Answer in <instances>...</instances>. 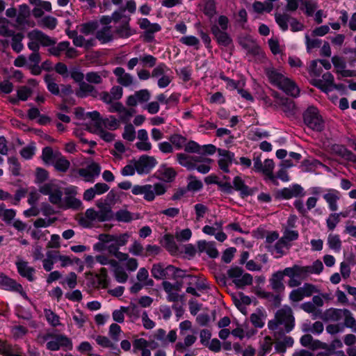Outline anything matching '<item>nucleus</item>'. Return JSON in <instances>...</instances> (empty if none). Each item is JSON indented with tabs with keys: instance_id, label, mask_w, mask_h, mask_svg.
Masks as SVG:
<instances>
[{
	"instance_id": "nucleus-1",
	"label": "nucleus",
	"mask_w": 356,
	"mask_h": 356,
	"mask_svg": "<svg viewBox=\"0 0 356 356\" xmlns=\"http://www.w3.org/2000/svg\"><path fill=\"white\" fill-rule=\"evenodd\" d=\"M131 237V234L124 232L118 234H102L98 236L99 242L94 245V249L98 251L106 250L120 262L124 263L127 271L134 272L138 267V261L134 257H131L129 253L120 251L121 247L125 246Z\"/></svg>"
},
{
	"instance_id": "nucleus-2",
	"label": "nucleus",
	"mask_w": 356,
	"mask_h": 356,
	"mask_svg": "<svg viewBox=\"0 0 356 356\" xmlns=\"http://www.w3.org/2000/svg\"><path fill=\"white\" fill-rule=\"evenodd\" d=\"M266 74L269 81L277 86L286 94L296 97L299 95L300 90L296 83L285 76L280 70L270 67L265 70Z\"/></svg>"
},
{
	"instance_id": "nucleus-3",
	"label": "nucleus",
	"mask_w": 356,
	"mask_h": 356,
	"mask_svg": "<svg viewBox=\"0 0 356 356\" xmlns=\"http://www.w3.org/2000/svg\"><path fill=\"white\" fill-rule=\"evenodd\" d=\"M295 318L292 309L288 306H284L277 311L275 318L268 323L271 330H277L280 326H283L286 332H289L294 327Z\"/></svg>"
},
{
	"instance_id": "nucleus-4",
	"label": "nucleus",
	"mask_w": 356,
	"mask_h": 356,
	"mask_svg": "<svg viewBox=\"0 0 356 356\" xmlns=\"http://www.w3.org/2000/svg\"><path fill=\"white\" fill-rule=\"evenodd\" d=\"M113 213L108 207H103L99 211L94 209H88L85 215L80 217L79 222L84 227H90L95 222H104L112 219Z\"/></svg>"
},
{
	"instance_id": "nucleus-5",
	"label": "nucleus",
	"mask_w": 356,
	"mask_h": 356,
	"mask_svg": "<svg viewBox=\"0 0 356 356\" xmlns=\"http://www.w3.org/2000/svg\"><path fill=\"white\" fill-rule=\"evenodd\" d=\"M167 191V188L162 183L154 184L134 185L132 188V193L135 195H143L145 200L152 202L156 196L162 195Z\"/></svg>"
},
{
	"instance_id": "nucleus-6",
	"label": "nucleus",
	"mask_w": 356,
	"mask_h": 356,
	"mask_svg": "<svg viewBox=\"0 0 356 356\" xmlns=\"http://www.w3.org/2000/svg\"><path fill=\"white\" fill-rule=\"evenodd\" d=\"M27 38L29 39L27 45L31 51H39L40 45L49 47L55 44L56 42L55 39L37 29L28 33Z\"/></svg>"
},
{
	"instance_id": "nucleus-7",
	"label": "nucleus",
	"mask_w": 356,
	"mask_h": 356,
	"mask_svg": "<svg viewBox=\"0 0 356 356\" xmlns=\"http://www.w3.org/2000/svg\"><path fill=\"white\" fill-rule=\"evenodd\" d=\"M286 276L289 277L288 285L290 287L299 286L310 274V268L295 265L284 269Z\"/></svg>"
},
{
	"instance_id": "nucleus-8",
	"label": "nucleus",
	"mask_w": 356,
	"mask_h": 356,
	"mask_svg": "<svg viewBox=\"0 0 356 356\" xmlns=\"http://www.w3.org/2000/svg\"><path fill=\"white\" fill-rule=\"evenodd\" d=\"M97 262L101 265H110L113 269V275L115 280L119 283H125L129 278V275L127 273V270L124 269L119 265L118 260L110 259L108 256L100 254L96 256Z\"/></svg>"
},
{
	"instance_id": "nucleus-9",
	"label": "nucleus",
	"mask_w": 356,
	"mask_h": 356,
	"mask_svg": "<svg viewBox=\"0 0 356 356\" xmlns=\"http://www.w3.org/2000/svg\"><path fill=\"white\" fill-rule=\"evenodd\" d=\"M39 191L42 194L49 196V201L51 204L58 206L61 202L63 191L58 181L46 183L40 187Z\"/></svg>"
},
{
	"instance_id": "nucleus-10",
	"label": "nucleus",
	"mask_w": 356,
	"mask_h": 356,
	"mask_svg": "<svg viewBox=\"0 0 356 356\" xmlns=\"http://www.w3.org/2000/svg\"><path fill=\"white\" fill-rule=\"evenodd\" d=\"M47 348L56 351L59 349L70 350L72 349V342L70 338L63 334H51L47 337Z\"/></svg>"
},
{
	"instance_id": "nucleus-11",
	"label": "nucleus",
	"mask_w": 356,
	"mask_h": 356,
	"mask_svg": "<svg viewBox=\"0 0 356 356\" xmlns=\"http://www.w3.org/2000/svg\"><path fill=\"white\" fill-rule=\"evenodd\" d=\"M227 275L233 283L238 289L249 286L252 283V276L238 266L232 267L227 271Z\"/></svg>"
},
{
	"instance_id": "nucleus-12",
	"label": "nucleus",
	"mask_w": 356,
	"mask_h": 356,
	"mask_svg": "<svg viewBox=\"0 0 356 356\" xmlns=\"http://www.w3.org/2000/svg\"><path fill=\"white\" fill-rule=\"evenodd\" d=\"M66 196L58 207L63 209H79L82 207V202L79 199L75 197L76 194V188L75 186H70L65 190Z\"/></svg>"
},
{
	"instance_id": "nucleus-13",
	"label": "nucleus",
	"mask_w": 356,
	"mask_h": 356,
	"mask_svg": "<svg viewBox=\"0 0 356 356\" xmlns=\"http://www.w3.org/2000/svg\"><path fill=\"white\" fill-rule=\"evenodd\" d=\"M134 161L136 165V172L138 175L148 174L157 164L156 159L148 155H142Z\"/></svg>"
},
{
	"instance_id": "nucleus-14",
	"label": "nucleus",
	"mask_w": 356,
	"mask_h": 356,
	"mask_svg": "<svg viewBox=\"0 0 356 356\" xmlns=\"http://www.w3.org/2000/svg\"><path fill=\"white\" fill-rule=\"evenodd\" d=\"M218 163L220 169L225 172H229V167L232 163L238 164L235 159L234 153L223 149H218Z\"/></svg>"
},
{
	"instance_id": "nucleus-15",
	"label": "nucleus",
	"mask_w": 356,
	"mask_h": 356,
	"mask_svg": "<svg viewBox=\"0 0 356 356\" xmlns=\"http://www.w3.org/2000/svg\"><path fill=\"white\" fill-rule=\"evenodd\" d=\"M101 172V167L95 162H91L86 168L78 170L79 175L86 182H93Z\"/></svg>"
},
{
	"instance_id": "nucleus-16",
	"label": "nucleus",
	"mask_w": 356,
	"mask_h": 356,
	"mask_svg": "<svg viewBox=\"0 0 356 356\" xmlns=\"http://www.w3.org/2000/svg\"><path fill=\"white\" fill-rule=\"evenodd\" d=\"M138 24L141 29L145 30V37L148 41L152 40L154 34L161 29L159 24L151 23L147 18L140 19L138 21Z\"/></svg>"
},
{
	"instance_id": "nucleus-17",
	"label": "nucleus",
	"mask_w": 356,
	"mask_h": 356,
	"mask_svg": "<svg viewBox=\"0 0 356 356\" xmlns=\"http://www.w3.org/2000/svg\"><path fill=\"white\" fill-rule=\"evenodd\" d=\"M305 194L304 189L298 184H293L282 188L277 192L280 197L288 200L293 197H302Z\"/></svg>"
},
{
	"instance_id": "nucleus-18",
	"label": "nucleus",
	"mask_w": 356,
	"mask_h": 356,
	"mask_svg": "<svg viewBox=\"0 0 356 356\" xmlns=\"http://www.w3.org/2000/svg\"><path fill=\"white\" fill-rule=\"evenodd\" d=\"M150 98V93L146 89L136 91L134 95H129L127 99V104L129 106H135L138 104L147 102Z\"/></svg>"
},
{
	"instance_id": "nucleus-19",
	"label": "nucleus",
	"mask_w": 356,
	"mask_h": 356,
	"mask_svg": "<svg viewBox=\"0 0 356 356\" xmlns=\"http://www.w3.org/2000/svg\"><path fill=\"white\" fill-rule=\"evenodd\" d=\"M113 73L117 78V81L119 84L124 87H129L134 83V76L125 72L124 69L121 67H118L113 70Z\"/></svg>"
},
{
	"instance_id": "nucleus-20",
	"label": "nucleus",
	"mask_w": 356,
	"mask_h": 356,
	"mask_svg": "<svg viewBox=\"0 0 356 356\" xmlns=\"http://www.w3.org/2000/svg\"><path fill=\"white\" fill-rule=\"evenodd\" d=\"M291 245V243L281 238L276 242L275 245H269L268 248L273 254H275V257L278 258L286 254Z\"/></svg>"
},
{
	"instance_id": "nucleus-21",
	"label": "nucleus",
	"mask_w": 356,
	"mask_h": 356,
	"mask_svg": "<svg viewBox=\"0 0 356 356\" xmlns=\"http://www.w3.org/2000/svg\"><path fill=\"white\" fill-rule=\"evenodd\" d=\"M177 162L188 170H195L196 163L200 161L199 156H190L184 153H178L176 155Z\"/></svg>"
},
{
	"instance_id": "nucleus-22",
	"label": "nucleus",
	"mask_w": 356,
	"mask_h": 356,
	"mask_svg": "<svg viewBox=\"0 0 356 356\" xmlns=\"http://www.w3.org/2000/svg\"><path fill=\"white\" fill-rule=\"evenodd\" d=\"M16 266L17 271L21 276L26 277L29 281L34 280L35 269L31 267L27 261L19 259L16 262Z\"/></svg>"
},
{
	"instance_id": "nucleus-23",
	"label": "nucleus",
	"mask_w": 356,
	"mask_h": 356,
	"mask_svg": "<svg viewBox=\"0 0 356 356\" xmlns=\"http://www.w3.org/2000/svg\"><path fill=\"white\" fill-rule=\"evenodd\" d=\"M156 173L158 178L165 182H172L177 175V172L174 168L168 167L165 165L160 166Z\"/></svg>"
},
{
	"instance_id": "nucleus-24",
	"label": "nucleus",
	"mask_w": 356,
	"mask_h": 356,
	"mask_svg": "<svg viewBox=\"0 0 356 356\" xmlns=\"http://www.w3.org/2000/svg\"><path fill=\"white\" fill-rule=\"evenodd\" d=\"M114 218L118 222L128 223L139 219L140 216V214L131 213L127 209H122L115 212Z\"/></svg>"
},
{
	"instance_id": "nucleus-25",
	"label": "nucleus",
	"mask_w": 356,
	"mask_h": 356,
	"mask_svg": "<svg viewBox=\"0 0 356 356\" xmlns=\"http://www.w3.org/2000/svg\"><path fill=\"white\" fill-rule=\"evenodd\" d=\"M332 62L334 66L336 71L343 77H349L353 75L351 71L346 70V63L341 57L334 56L332 58Z\"/></svg>"
},
{
	"instance_id": "nucleus-26",
	"label": "nucleus",
	"mask_w": 356,
	"mask_h": 356,
	"mask_svg": "<svg viewBox=\"0 0 356 356\" xmlns=\"http://www.w3.org/2000/svg\"><path fill=\"white\" fill-rule=\"evenodd\" d=\"M312 295V285L305 284L302 287L291 291L290 298L294 302L301 300L304 297H308Z\"/></svg>"
},
{
	"instance_id": "nucleus-27",
	"label": "nucleus",
	"mask_w": 356,
	"mask_h": 356,
	"mask_svg": "<svg viewBox=\"0 0 356 356\" xmlns=\"http://www.w3.org/2000/svg\"><path fill=\"white\" fill-rule=\"evenodd\" d=\"M211 32L220 45L227 47L232 42V39L226 33V31H220L218 26L213 25Z\"/></svg>"
},
{
	"instance_id": "nucleus-28",
	"label": "nucleus",
	"mask_w": 356,
	"mask_h": 356,
	"mask_svg": "<svg viewBox=\"0 0 356 356\" xmlns=\"http://www.w3.org/2000/svg\"><path fill=\"white\" fill-rule=\"evenodd\" d=\"M197 248L200 252H206L210 257L216 258L218 256V251L213 242L200 241L197 243Z\"/></svg>"
},
{
	"instance_id": "nucleus-29",
	"label": "nucleus",
	"mask_w": 356,
	"mask_h": 356,
	"mask_svg": "<svg viewBox=\"0 0 356 356\" xmlns=\"http://www.w3.org/2000/svg\"><path fill=\"white\" fill-rule=\"evenodd\" d=\"M233 185L234 189L239 191L243 197L252 195L254 193V190L246 186L244 181L239 176H236L234 178Z\"/></svg>"
},
{
	"instance_id": "nucleus-30",
	"label": "nucleus",
	"mask_w": 356,
	"mask_h": 356,
	"mask_svg": "<svg viewBox=\"0 0 356 356\" xmlns=\"http://www.w3.org/2000/svg\"><path fill=\"white\" fill-rule=\"evenodd\" d=\"M284 276H286L284 270L277 271L273 275L270 280V284L273 290L280 292L284 289V285L282 282Z\"/></svg>"
},
{
	"instance_id": "nucleus-31",
	"label": "nucleus",
	"mask_w": 356,
	"mask_h": 356,
	"mask_svg": "<svg viewBox=\"0 0 356 356\" xmlns=\"http://www.w3.org/2000/svg\"><path fill=\"white\" fill-rule=\"evenodd\" d=\"M179 270L175 268L172 266H168L165 269H164L160 264H154L152 268V276L156 280H161L165 277L167 272H171L172 273H175Z\"/></svg>"
},
{
	"instance_id": "nucleus-32",
	"label": "nucleus",
	"mask_w": 356,
	"mask_h": 356,
	"mask_svg": "<svg viewBox=\"0 0 356 356\" xmlns=\"http://www.w3.org/2000/svg\"><path fill=\"white\" fill-rule=\"evenodd\" d=\"M323 199L328 204L332 211L338 209L337 201L339 200V193L337 191H329L323 195Z\"/></svg>"
},
{
	"instance_id": "nucleus-33",
	"label": "nucleus",
	"mask_w": 356,
	"mask_h": 356,
	"mask_svg": "<svg viewBox=\"0 0 356 356\" xmlns=\"http://www.w3.org/2000/svg\"><path fill=\"white\" fill-rule=\"evenodd\" d=\"M58 251L48 250L46 252V258L42 259V266L44 269L49 272L54 268V264L58 261L57 259Z\"/></svg>"
},
{
	"instance_id": "nucleus-34",
	"label": "nucleus",
	"mask_w": 356,
	"mask_h": 356,
	"mask_svg": "<svg viewBox=\"0 0 356 356\" xmlns=\"http://www.w3.org/2000/svg\"><path fill=\"white\" fill-rule=\"evenodd\" d=\"M266 318V312L260 309H258L255 312L250 315V321L256 327L261 328L265 324Z\"/></svg>"
},
{
	"instance_id": "nucleus-35",
	"label": "nucleus",
	"mask_w": 356,
	"mask_h": 356,
	"mask_svg": "<svg viewBox=\"0 0 356 356\" xmlns=\"http://www.w3.org/2000/svg\"><path fill=\"white\" fill-rule=\"evenodd\" d=\"M97 38L102 43L110 42L113 39L111 26H104L97 32Z\"/></svg>"
},
{
	"instance_id": "nucleus-36",
	"label": "nucleus",
	"mask_w": 356,
	"mask_h": 356,
	"mask_svg": "<svg viewBox=\"0 0 356 356\" xmlns=\"http://www.w3.org/2000/svg\"><path fill=\"white\" fill-rule=\"evenodd\" d=\"M100 124L104 129H107L108 130H115L120 126V120L116 119L114 116L111 115L99 121L98 125Z\"/></svg>"
},
{
	"instance_id": "nucleus-37",
	"label": "nucleus",
	"mask_w": 356,
	"mask_h": 356,
	"mask_svg": "<svg viewBox=\"0 0 356 356\" xmlns=\"http://www.w3.org/2000/svg\"><path fill=\"white\" fill-rule=\"evenodd\" d=\"M275 168L274 162L272 159H266L264 161L262 173L266 176L270 180L276 182V177L273 175Z\"/></svg>"
},
{
	"instance_id": "nucleus-38",
	"label": "nucleus",
	"mask_w": 356,
	"mask_h": 356,
	"mask_svg": "<svg viewBox=\"0 0 356 356\" xmlns=\"http://www.w3.org/2000/svg\"><path fill=\"white\" fill-rule=\"evenodd\" d=\"M1 286L6 290L19 291L22 289V286L17 284L15 280L8 277H2L0 280Z\"/></svg>"
},
{
	"instance_id": "nucleus-39",
	"label": "nucleus",
	"mask_w": 356,
	"mask_h": 356,
	"mask_svg": "<svg viewBox=\"0 0 356 356\" xmlns=\"http://www.w3.org/2000/svg\"><path fill=\"white\" fill-rule=\"evenodd\" d=\"M346 218L348 214L346 213H331L326 220L327 227L329 230H333L337 225L340 221V217Z\"/></svg>"
},
{
	"instance_id": "nucleus-40",
	"label": "nucleus",
	"mask_w": 356,
	"mask_h": 356,
	"mask_svg": "<svg viewBox=\"0 0 356 356\" xmlns=\"http://www.w3.org/2000/svg\"><path fill=\"white\" fill-rule=\"evenodd\" d=\"M95 92V88L84 81L79 83V88L76 92V95L80 97H85L88 95H93Z\"/></svg>"
},
{
	"instance_id": "nucleus-41",
	"label": "nucleus",
	"mask_w": 356,
	"mask_h": 356,
	"mask_svg": "<svg viewBox=\"0 0 356 356\" xmlns=\"http://www.w3.org/2000/svg\"><path fill=\"white\" fill-rule=\"evenodd\" d=\"M138 282L143 283L147 286H152L154 281L149 277V273L145 268H140L136 275Z\"/></svg>"
},
{
	"instance_id": "nucleus-42",
	"label": "nucleus",
	"mask_w": 356,
	"mask_h": 356,
	"mask_svg": "<svg viewBox=\"0 0 356 356\" xmlns=\"http://www.w3.org/2000/svg\"><path fill=\"white\" fill-rule=\"evenodd\" d=\"M44 82L47 84L48 90L53 95H57L59 94V87L56 82L55 78L50 74H47L44 76Z\"/></svg>"
},
{
	"instance_id": "nucleus-43",
	"label": "nucleus",
	"mask_w": 356,
	"mask_h": 356,
	"mask_svg": "<svg viewBox=\"0 0 356 356\" xmlns=\"http://www.w3.org/2000/svg\"><path fill=\"white\" fill-rule=\"evenodd\" d=\"M273 341L270 337H265L261 342L257 356H266L272 350Z\"/></svg>"
},
{
	"instance_id": "nucleus-44",
	"label": "nucleus",
	"mask_w": 356,
	"mask_h": 356,
	"mask_svg": "<svg viewBox=\"0 0 356 356\" xmlns=\"http://www.w3.org/2000/svg\"><path fill=\"white\" fill-rule=\"evenodd\" d=\"M148 347L156 348L155 346L149 344V341L143 338L136 339L133 342V352L137 353L138 350L143 351L147 349Z\"/></svg>"
},
{
	"instance_id": "nucleus-45",
	"label": "nucleus",
	"mask_w": 356,
	"mask_h": 356,
	"mask_svg": "<svg viewBox=\"0 0 356 356\" xmlns=\"http://www.w3.org/2000/svg\"><path fill=\"white\" fill-rule=\"evenodd\" d=\"M115 31L121 38H128L135 33L129 25V19L122 26L116 27Z\"/></svg>"
},
{
	"instance_id": "nucleus-46",
	"label": "nucleus",
	"mask_w": 356,
	"mask_h": 356,
	"mask_svg": "<svg viewBox=\"0 0 356 356\" xmlns=\"http://www.w3.org/2000/svg\"><path fill=\"white\" fill-rule=\"evenodd\" d=\"M169 140L177 149H181L184 148L187 139L185 136H183L181 134H175L170 136Z\"/></svg>"
},
{
	"instance_id": "nucleus-47",
	"label": "nucleus",
	"mask_w": 356,
	"mask_h": 356,
	"mask_svg": "<svg viewBox=\"0 0 356 356\" xmlns=\"http://www.w3.org/2000/svg\"><path fill=\"white\" fill-rule=\"evenodd\" d=\"M68 46H70L69 42H61L58 43L56 46H54V44L49 46L48 51L50 54L58 57L61 54L63 51H65V50L67 49Z\"/></svg>"
},
{
	"instance_id": "nucleus-48",
	"label": "nucleus",
	"mask_w": 356,
	"mask_h": 356,
	"mask_svg": "<svg viewBox=\"0 0 356 356\" xmlns=\"http://www.w3.org/2000/svg\"><path fill=\"white\" fill-rule=\"evenodd\" d=\"M126 314L131 321L135 322L140 316V310L138 307L134 304H131L129 307H125Z\"/></svg>"
},
{
	"instance_id": "nucleus-49",
	"label": "nucleus",
	"mask_w": 356,
	"mask_h": 356,
	"mask_svg": "<svg viewBox=\"0 0 356 356\" xmlns=\"http://www.w3.org/2000/svg\"><path fill=\"white\" fill-rule=\"evenodd\" d=\"M343 310L337 309H330L325 313L326 321H337L343 317Z\"/></svg>"
},
{
	"instance_id": "nucleus-50",
	"label": "nucleus",
	"mask_w": 356,
	"mask_h": 356,
	"mask_svg": "<svg viewBox=\"0 0 356 356\" xmlns=\"http://www.w3.org/2000/svg\"><path fill=\"white\" fill-rule=\"evenodd\" d=\"M223 222L222 220L216 221L213 225H205L202 228V232L210 236H214L219 230L222 229Z\"/></svg>"
},
{
	"instance_id": "nucleus-51",
	"label": "nucleus",
	"mask_w": 356,
	"mask_h": 356,
	"mask_svg": "<svg viewBox=\"0 0 356 356\" xmlns=\"http://www.w3.org/2000/svg\"><path fill=\"white\" fill-rule=\"evenodd\" d=\"M253 10L257 13L263 12L270 13L273 8V3L270 2L262 3L260 1H255L252 5Z\"/></svg>"
},
{
	"instance_id": "nucleus-52",
	"label": "nucleus",
	"mask_w": 356,
	"mask_h": 356,
	"mask_svg": "<svg viewBox=\"0 0 356 356\" xmlns=\"http://www.w3.org/2000/svg\"><path fill=\"white\" fill-rule=\"evenodd\" d=\"M95 133L106 142L113 141L115 138V135L104 129L101 124L95 128Z\"/></svg>"
},
{
	"instance_id": "nucleus-53",
	"label": "nucleus",
	"mask_w": 356,
	"mask_h": 356,
	"mask_svg": "<svg viewBox=\"0 0 356 356\" xmlns=\"http://www.w3.org/2000/svg\"><path fill=\"white\" fill-rule=\"evenodd\" d=\"M38 25L50 30L54 29L57 25V19L51 16H46L38 22Z\"/></svg>"
},
{
	"instance_id": "nucleus-54",
	"label": "nucleus",
	"mask_w": 356,
	"mask_h": 356,
	"mask_svg": "<svg viewBox=\"0 0 356 356\" xmlns=\"http://www.w3.org/2000/svg\"><path fill=\"white\" fill-rule=\"evenodd\" d=\"M11 38V46L13 49L17 53L21 51L24 47L23 44L22 43V39L24 38L23 35L20 33H14Z\"/></svg>"
},
{
	"instance_id": "nucleus-55",
	"label": "nucleus",
	"mask_w": 356,
	"mask_h": 356,
	"mask_svg": "<svg viewBox=\"0 0 356 356\" xmlns=\"http://www.w3.org/2000/svg\"><path fill=\"white\" fill-rule=\"evenodd\" d=\"M56 154H54L52 149L49 147H46L43 149L42 153V159L47 164L53 163L56 159Z\"/></svg>"
},
{
	"instance_id": "nucleus-56",
	"label": "nucleus",
	"mask_w": 356,
	"mask_h": 356,
	"mask_svg": "<svg viewBox=\"0 0 356 356\" xmlns=\"http://www.w3.org/2000/svg\"><path fill=\"white\" fill-rule=\"evenodd\" d=\"M166 74H172V72L165 64L161 63L154 68L152 77L159 79Z\"/></svg>"
},
{
	"instance_id": "nucleus-57",
	"label": "nucleus",
	"mask_w": 356,
	"mask_h": 356,
	"mask_svg": "<svg viewBox=\"0 0 356 356\" xmlns=\"http://www.w3.org/2000/svg\"><path fill=\"white\" fill-rule=\"evenodd\" d=\"M296 208L303 216H307L312 207V197H309L305 205L300 200H296L294 203Z\"/></svg>"
},
{
	"instance_id": "nucleus-58",
	"label": "nucleus",
	"mask_w": 356,
	"mask_h": 356,
	"mask_svg": "<svg viewBox=\"0 0 356 356\" xmlns=\"http://www.w3.org/2000/svg\"><path fill=\"white\" fill-rule=\"evenodd\" d=\"M72 318L79 327H82L86 322L88 317L79 309H76L72 314Z\"/></svg>"
},
{
	"instance_id": "nucleus-59",
	"label": "nucleus",
	"mask_w": 356,
	"mask_h": 356,
	"mask_svg": "<svg viewBox=\"0 0 356 356\" xmlns=\"http://www.w3.org/2000/svg\"><path fill=\"white\" fill-rule=\"evenodd\" d=\"M55 168L60 172H65L70 167V162L65 157L60 156L55 159L54 162Z\"/></svg>"
},
{
	"instance_id": "nucleus-60",
	"label": "nucleus",
	"mask_w": 356,
	"mask_h": 356,
	"mask_svg": "<svg viewBox=\"0 0 356 356\" xmlns=\"http://www.w3.org/2000/svg\"><path fill=\"white\" fill-rule=\"evenodd\" d=\"M128 250L134 256H140L143 252L144 248L139 241L134 240L129 246Z\"/></svg>"
},
{
	"instance_id": "nucleus-61",
	"label": "nucleus",
	"mask_w": 356,
	"mask_h": 356,
	"mask_svg": "<svg viewBox=\"0 0 356 356\" xmlns=\"http://www.w3.org/2000/svg\"><path fill=\"white\" fill-rule=\"evenodd\" d=\"M122 138L129 142H132L136 138V131L134 126L128 124L124 127Z\"/></svg>"
},
{
	"instance_id": "nucleus-62",
	"label": "nucleus",
	"mask_w": 356,
	"mask_h": 356,
	"mask_svg": "<svg viewBox=\"0 0 356 356\" xmlns=\"http://www.w3.org/2000/svg\"><path fill=\"white\" fill-rule=\"evenodd\" d=\"M212 160L209 158H204L202 160L200 159L199 162H202L200 165L196 164V169L199 172L202 174H207L211 169V163Z\"/></svg>"
},
{
	"instance_id": "nucleus-63",
	"label": "nucleus",
	"mask_w": 356,
	"mask_h": 356,
	"mask_svg": "<svg viewBox=\"0 0 356 356\" xmlns=\"http://www.w3.org/2000/svg\"><path fill=\"white\" fill-rule=\"evenodd\" d=\"M323 128V120L317 109L313 107V130L321 131Z\"/></svg>"
},
{
	"instance_id": "nucleus-64",
	"label": "nucleus",
	"mask_w": 356,
	"mask_h": 356,
	"mask_svg": "<svg viewBox=\"0 0 356 356\" xmlns=\"http://www.w3.org/2000/svg\"><path fill=\"white\" fill-rule=\"evenodd\" d=\"M3 220L7 224L10 225L15 220L16 216V211L13 209H5L1 213Z\"/></svg>"
}]
</instances>
